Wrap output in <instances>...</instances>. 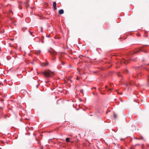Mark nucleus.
Here are the masks:
<instances>
[{"mask_svg":"<svg viewBox=\"0 0 149 149\" xmlns=\"http://www.w3.org/2000/svg\"><path fill=\"white\" fill-rule=\"evenodd\" d=\"M43 74L47 77H52L54 75V72L50 70H46L43 72Z\"/></svg>","mask_w":149,"mask_h":149,"instance_id":"nucleus-1","label":"nucleus"},{"mask_svg":"<svg viewBox=\"0 0 149 149\" xmlns=\"http://www.w3.org/2000/svg\"><path fill=\"white\" fill-rule=\"evenodd\" d=\"M144 47H140L134 50L133 51V54H135L138 52H142L144 51V49H143Z\"/></svg>","mask_w":149,"mask_h":149,"instance_id":"nucleus-2","label":"nucleus"},{"mask_svg":"<svg viewBox=\"0 0 149 149\" xmlns=\"http://www.w3.org/2000/svg\"><path fill=\"white\" fill-rule=\"evenodd\" d=\"M48 52L50 53L53 56H54L56 54V52L53 50L51 51L48 50Z\"/></svg>","mask_w":149,"mask_h":149,"instance_id":"nucleus-3","label":"nucleus"},{"mask_svg":"<svg viewBox=\"0 0 149 149\" xmlns=\"http://www.w3.org/2000/svg\"><path fill=\"white\" fill-rule=\"evenodd\" d=\"M53 5L54 8V10H56L57 9L56 3L55 2H53Z\"/></svg>","mask_w":149,"mask_h":149,"instance_id":"nucleus-4","label":"nucleus"},{"mask_svg":"<svg viewBox=\"0 0 149 149\" xmlns=\"http://www.w3.org/2000/svg\"><path fill=\"white\" fill-rule=\"evenodd\" d=\"M58 13L59 14L61 15L64 13V11L63 9H61L59 10Z\"/></svg>","mask_w":149,"mask_h":149,"instance_id":"nucleus-5","label":"nucleus"},{"mask_svg":"<svg viewBox=\"0 0 149 149\" xmlns=\"http://www.w3.org/2000/svg\"><path fill=\"white\" fill-rule=\"evenodd\" d=\"M20 92L21 93H22L23 95H25L26 93V91H25V90H22L20 91Z\"/></svg>","mask_w":149,"mask_h":149,"instance_id":"nucleus-6","label":"nucleus"},{"mask_svg":"<svg viewBox=\"0 0 149 149\" xmlns=\"http://www.w3.org/2000/svg\"><path fill=\"white\" fill-rule=\"evenodd\" d=\"M129 61L125 60H124L123 61H122V62L123 63H128Z\"/></svg>","mask_w":149,"mask_h":149,"instance_id":"nucleus-7","label":"nucleus"},{"mask_svg":"<svg viewBox=\"0 0 149 149\" xmlns=\"http://www.w3.org/2000/svg\"><path fill=\"white\" fill-rule=\"evenodd\" d=\"M70 138H67L66 139L65 141L67 142H70Z\"/></svg>","mask_w":149,"mask_h":149,"instance_id":"nucleus-8","label":"nucleus"},{"mask_svg":"<svg viewBox=\"0 0 149 149\" xmlns=\"http://www.w3.org/2000/svg\"><path fill=\"white\" fill-rule=\"evenodd\" d=\"M27 0V1L26 2H24V3L25 4L26 6L27 7L29 6V4H28V2L29 1H28V0Z\"/></svg>","mask_w":149,"mask_h":149,"instance_id":"nucleus-9","label":"nucleus"},{"mask_svg":"<svg viewBox=\"0 0 149 149\" xmlns=\"http://www.w3.org/2000/svg\"><path fill=\"white\" fill-rule=\"evenodd\" d=\"M148 79H147V80H148V83L149 84V76H148Z\"/></svg>","mask_w":149,"mask_h":149,"instance_id":"nucleus-10","label":"nucleus"},{"mask_svg":"<svg viewBox=\"0 0 149 149\" xmlns=\"http://www.w3.org/2000/svg\"><path fill=\"white\" fill-rule=\"evenodd\" d=\"M114 118H116L117 117V115L115 113H114Z\"/></svg>","mask_w":149,"mask_h":149,"instance_id":"nucleus-11","label":"nucleus"},{"mask_svg":"<svg viewBox=\"0 0 149 149\" xmlns=\"http://www.w3.org/2000/svg\"><path fill=\"white\" fill-rule=\"evenodd\" d=\"M65 63L64 62H63V61L61 62V64L63 65L65 64Z\"/></svg>","mask_w":149,"mask_h":149,"instance_id":"nucleus-12","label":"nucleus"},{"mask_svg":"<svg viewBox=\"0 0 149 149\" xmlns=\"http://www.w3.org/2000/svg\"><path fill=\"white\" fill-rule=\"evenodd\" d=\"M112 90V89L111 88H109L108 91H111Z\"/></svg>","mask_w":149,"mask_h":149,"instance_id":"nucleus-13","label":"nucleus"},{"mask_svg":"<svg viewBox=\"0 0 149 149\" xmlns=\"http://www.w3.org/2000/svg\"><path fill=\"white\" fill-rule=\"evenodd\" d=\"M118 76H119V77H120L121 76V75H120L119 74V73H118Z\"/></svg>","mask_w":149,"mask_h":149,"instance_id":"nucleus-14","label":"nucleus"},{"mask_svg":"<svg viewBox=\"0 0 149 149\" xmlns=\"http://www.w3.org/2000/svg\"><path fill=\"white\" fill-rule=\"evenodd\" d=\"M125 71H126V73H128V70H127Z\"/></svg>","mask_w":149,"mask_h":149,"instance_id":"nucleus-15","label":"nucleus"},{"mask_svg":"<svg viewBox=\"0 0 149 149\" xmlns=\"http://www.w3.org/2000/svg\"><path fill=\"white\" fill-rule=\"evenodd\" d=\"M76 79L77 80H79V78H78V77H77Z\"/></svg>","mask_w":149,"mask_h":149,"instance_id":"nucleus-16","label":"nucleus"},{"mask_svg":"<svg viewBox=\"0 0 149 149\" xmlns=\"http://www.w3.org/2000/svg\"><path fill=\"white\" fill-rule=\"evenodd\" d=\"M108 87V86H105V88H106L107 89V88Z\"/></svg>","mask_w":149,"mask_h":149,"instance_id":"nucleus-17","label":"nucleus"},{"mask_svg":"<svg viewBox=\"0 0 149 149\" xmlns=\"http://www.w3.org/2000/svg\"><path fill=\"white\" fill-rule=\"evenodd\" d=\"M38 85H39L38 84V85H37L36 86V88H38Z\"/></svg>","mask_w":149,"mask_h":149,"instance_id":"nucleus-18","label":"nucleus"},{"mask_svg":"<svg viewBox=\"0 0 149 149\" xmlns=\"http://www.w3.org/2000/svg\"><path fill=\"white\" fill-rule=\"evenodd\" d=\"M123 140V139H121V141H122Z\"/></svg>","mask_w":149,"mask_h":149,"instance_id":"nucleus-19","label":"nucleus"},{"mask_svg":"<svg viewBox=\"0 0 149 149\" xmlns=\"http://www.w3.org/2000/svg\"><path fill=\"white\" fill-rule=\"evenodd\" d=\"M2 108L1 107H0V108L1 109V108Z\"/></svg>","mask_w":149,"mask_h":149,"instance_id":"nucleus-20","label":"nucleus"}]
</instances>
